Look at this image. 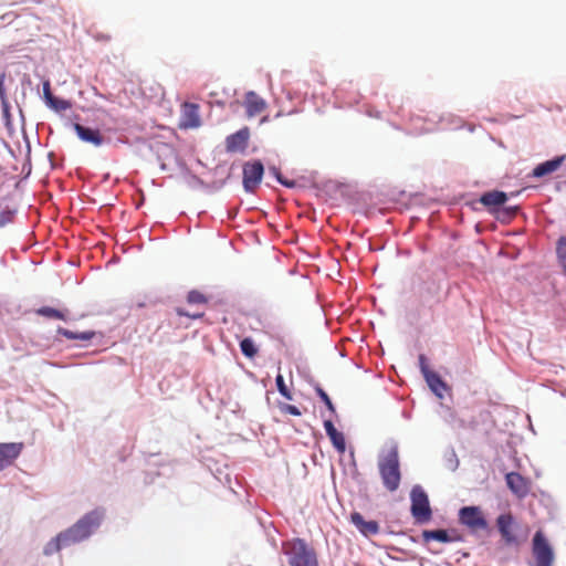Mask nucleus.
<instances>
[{
	"label": "nucleus",
	"mask_w": 566,
	"mask_h": 566,
	"mask_svg": "<svg viewBox=\"0 0 566 566\" xmlns=\"http://www.w3.org/2000/svg\"><path fill=\"white\" fill-rule=\"evenodd\" d=\"M315 391L318 395V397L322 399V401L325 403L327 409L332 412H335V407H334L331 398L328 397V395L319 386H316Z\"/></svg>",
	"instance_id": "obj_29"
},
{
	"label": "nucleus",
	"mask_w": 566,
	"mask_h": 566,
	"mask_svg": "<svg viewBox=\"0 0 566 566\" xmlns=\"http://www.w3.org/2000/svg\"><path fill=\"white\" fill-rule=\"evenodd\" d=\"M244 107L248 117H254L265 111L266 102L255 92L250 91L244 96Z\"/></svg>",
	"instance_id": "obj_12"
},
{
	"label": "nucleus",
	"mask_w": 566,
	"mask_h": 566,
	"mask_svg": "<svg viewBox=\"0 0 566 566\" xmlns=\"http://www.w3.org/2000/svg\"><path fill=\"white\" fill-rule=\"evenodd\" d=\"M424 379L428 384V386L430 387V389L440 398L443 397V392L448 389V386L447 384L441 379V377L430 370V369H426L424 370Z\"/></svg>",
	"instance_id": "obj_19"
},
{
	"label": "nucleus",
	"mask_w": 566,
	"mask_h": 566,
	"mask_svg": "<svg viewBox=\"0 0 566 566\" xmlns=\"http://www.w3.org/2000/svg\"><path fill=\"white\" fill-rule=\"evenodd\" d=\"M187 302L189 304H206L208 298L201 292L192 290L187 295Z\"/></svg>",
	"instance_id": "obj_28"
},
{
	"label": "nucleus",
	"mask_w": 566,
	"mask_h": 566,
	"mask_svg": "<svg viewBox=\"0 0 566 566\" xmlns=\"http://www.w3.org/2000/svg\"><path fill=\"white\" fill-rule=\"evenodd\" d=\"M249 137L250 133L248 127H244L237 133L229 135L226 139L227 151H244L248 147Z\"/></svg>",
	"instance_id": "obj_10"
},
{
	"label": "nucleus",
	"mask_w": 566,
	"mask_h": 566,
	"mask_svg": "<svg viewBox=\"0 0 566 566\" xmlns=\"http://www.w3.org/2000/svg\"><path fill=\"white\" fill-rule=\"evenodd\" d=\"M242 354L248 358H253L258 354V348L252 338L245 337L240 342Z\"/></svg>",
	"instance_id": "obj_24"
},
{
	"label": "nucleus",
	"mask_w": 566,
	"mask_h": 566,
	"mask_svg": "<svg viewBox=\"0 0 566 566\" xmlns=\"http://www.w3.org/2000/svg\"><path fill=\"white\" fill-rule=\"evenodd\" d=\"M23 449L21 442L0 443V471L13 463Z\"/></svg>",
	"instance_id": "obj_9"
},
{
	"label": "nucleus",
	"mask_w": 566,
	"mask_h": 566,
	"mask_svg": "<svg viewBox=\"0 0 566 566\" xmlns=\"http://www.w3.org/2000/svg\"><path fill=\"white\" fill-rule=\"evenodd\" d=\"M72 545L70 539L63 537V532L57 534L54 538H52L44 547V555H52L61 549L62 546Z\"/></svg>",
	"instance_id": "obj_20"
},
{
	"label": "nucleus",
	"mask_w": 566,
	"mask_h": 566,
	"mask_svg": "<svg viewBox=\"0 0 566 566\" xmlns=\"http://www.w3.org/2000/svg\"><path fill=\"white\" fill-rule=\"evenodd\" d=\"M509 489L520 499L525 497L530 491L528 482L520 473L510 472L505 475Z\"/></svg>",
	"instance_id": "obj_11"
},
{
	"label": "nucleus",
	"mask_w": 566,
	"mask_h": 566,
	"mask_svg": "<svg viewBox=\"0 0 566 566\" xmlns=\"http://www.w3.org/2000/svg\"><path fill=\"white\" fill-rule=\"evenodd\" d=\"M176 313L177 315L179 316H186V317H189V318H192V319H197V318H201L205 313L203 312H193V313H189V312H186L184 308L181 307H177L176 308Z\"/></svg>",
	"instance_id": "obj_32"
},
{
	"label": "nucleus",
	"mask_w": 566,
	"mask_h": 566,
	"mask_svg": "<svg viewBox=\"0 0 566 566\" xmlns=\"http://www.w3.org/2000/svg\"><path fill=\"white\" fill-rule=\"evenodd\" d=\"M459 521L472 532L484 531L488 522L478 506H464L459 511Z\"/></svg>",
	"instance_id": "obj_6"
},
{
	"label": "nucleus",
	"mask_w": 566,
	"mask_h": 566,
	"mask_svg": "<svg viewBox=\"0 0 566 566\" xmlns=\"http://www.w3.org/2000/svg\"><path fill=\"white\" fill-rule=\"evenodd\" d=\"M280 410L283 413L292 415V416H301V411L296 406L289 405V403H282L280 406Z\"/></svg>",
	"instance_id": "obj_31"
},
{
	"label": "nucleus",
	"mask_w": 566,
	"mask_h": 566,
	"mask_svg": "<svg viewBox=\"0 0 566 566\" xmlns=\"http://www.w3.org/2000/svg\"><path fill=\"white\" fill-rule=\"evenodd\" d=\"M514 518L509 514H501L496 518V525L499 532L506 544H513L516 542V536L513 533Z\"/></svg>",
	"instance_id": "obj_13"
},
{
	"label": "nucleus",
	"mask_w": 566,
	"mask_h": 566,
	"mask_svg": "<svg viewBox=\"0 0 566 566\" xmlns=\"http://www.w3.org/2000/svg\"><path fill=\"white\" fill-rule=\"evenodd\" d=\"M200 125L199 105L188 102L184 103L181 106L179 128H198Z\"/></svg>",
	"instance_id": "obj_8"
},
{
	"label": "nucleus",
	"mask_w": 566,
	"mask_h": 566,
	"mask_svg": "<svg viewBox=\"0 0 566 566\" xmlns=\"http://www.w3.org/2000/svg\"><path fill=\"white\" fill-rule=\"evenodd\" d=\"M13 220V211L2 210L0 211V228L11 223Z\"/></svg>",
	"instance_id": "obj_30"
},
{
	"label": "nucleus",
	"mask_w": 566,
	"mask_h": 566,
	"mask_svg": "<svg viewBox=\"0 0 566 566\" xmlns=\"http://www.w3.org/2000/svg\"><path fill=\"white\" fill-rule=\"evenodd\" d=\"M379 474L389 492L398 490L401 481L399 453L397 447L389 448L378 460Z\"/></svg>",
	"instance_id": "obj_1"
},
{
	"label": "nucleus",
	"mask_w": 566,
	"mask_h": 566,
	"mask_svg": "<svg viewBox=\"0 0 566 566\" xmlns=\"http://www.w3.org/2000/svg\"><path fill=\"white\" fill-rule=\"evenodd\" d=\"M419 364H420L421 373L424 375V370L429 369L424 355L419 356Z\"/></svg>",
	"instance_id": "obj_35"
},
{
	"label": "nucleus",
	"mask_w": 566,
	"mask_h": 566,
	"mask_svg": "<svg viewBox=\"0 0 566 566\" xmlns=\"http://www.w3.org/2000/svg\"><path fill=\"white\" fill-rule=\"evenodd\" d=\"M556 255L558 264L566 275V237H560L556 242Z\"/></svg>",
	"instance_id": "obj_23"
},
{
	"label": "nucleus",
	"mask_w": 566,
	"mask_h": 566,
	"mask_svg": "<svg viewBox=\"0 0 566 566\" xmlns=\"http://www.w3.org/2000/svg\"><path fill=\"white\" fill-rule=\"evenodd\" d=\"M411 514L417 523L423 524L431 520L432 511L427 493L417 485L411 490Z\"/></svg>",
	"instance_id": "obj_4"
},
{
	"label": "nucleus",
	"mask_w": 566,
	"mask_h": 566,
	"mask_svg": "<svg viewBox=\"0 0 566 566\" xmlns=\"http://www.w3.org/2000/svg\"><path fill=\"white\" fill-rule=\"evenodd\" d=\"M4 80H6V74L2 73L0 75V95L3 96L4 95Z\"/></svg>",
	"instance_id": "obj_36"
},
{
	"label": "nucleus",
	"mask_w": 566,
	"mask_h": 566,
	"mask_svg": "<svg viewBox=\"0 0 566 566\" xmlns=\"http://www.w3.org/2000/svg\"><path fill=\"white\" fill-rule=\"evenodd\" d=\"M324 428L334 448L343 454L346 450L345 437L339 432L331 420L324 421Z\"/></svg>",
	"instance_id": "obj_17"
},
{
	"label": "nucleus",
	"mask_w": 566,
	"mask_h": 566,
	"mask_svg": "<svg viewBox=\"0 0 566 566\" xmlns=\"http://www.w3.org/2000/svg\"><path fill=\"white\" fill-rule=\"evenodd\" d=\"M507 201V196L503 191H489L481 196L480 202L488 208L490 212H495L499 207Z\"/></svg>",
	"instance_id": "obj_15"
},
{
	"label": "nucleus",
	"mask_w": 566,
	"mask_h": 566,
	"mask_svg": "<svg viewBox=\"0 0 566 566\" xmlns=\"http://www.w3.org/2000/svg\"><path fill=\"white\" fill-rule=\"evenodd\" d=\"M264 172L260 160L248 161L243 166V187L248 192H254L259 187Z\"/></svg>",
	"instance_id": "obj_7"
},
{
	"label": "nucleus",
	"mask_w": 566,
	"mask_h": 566,
	"mask_svg": "<svg viewBox=\"0 0 566 566\" xmlns=\"http://www.w3.org/2000/svg\"><path fill=\"white\" fill-rule=\"evenodd\" d=\"M350 521L365 536L376 535L379 532V525L376 521H365L358 512L350 515Z\"/></svg>",
	"instance_id": "obj_18"
},
{
	"label": "nucleus",
	"mask_w": 566,
	"mask_h": 566,
	"mask_svg": "<svg viewBox=\"0 0 566 566\" xmlns=\"http://www.w3.org/2000/svg\"><path fill=\"white\" fill-rule=\"evenodd\" d=\"M566 160V155H562L558 157H555L551 160H546L539 165H537L533 169V176L536 178L544 177L546 175L555 172Z\"/></svg>",
	"instance_id": "obj_16"
},
{
	"label": "nucleus",
	"mask_w": 566,
	"mask_h": 566,
	"mask_svg": "<svg viewBox=\"0 0 566 566\" xmlns=\"http://www.w3.org/2000/svg\"><path fill=\"white\" fill-rule=\"evenodd\" d=\"M57 334L67 339H80L84 342L91 340L95 336V332L93 331L76 333L63 327H59Z\"/></svg>",
	"instance_id": "obj_21"
},
{
	"label": "nucleus",
	"mask_w": 566,
	"mask_h": 566,
	"mask_svg": "<svg viewBox=\"0 0 566 566\" xmlns=\"http://www.w3.org/2000/svg\"><path fill=\"white\" fill-rule=\"evenodd\" d=\"M73 128L81 140L85 142V143L93 144L96 147H99L103 145L104 137L102 136V134L98 129H92V128L85 127L78 123H75L73 125Z\"/></svg>",
	"instance_id": "obj_14"
},
{
	"label": "nucleus",
	"mask_w": 566,
	"mask_h": 566,
	"mask_svg": "<svg viewBox=\"0 0 566 566\" xmlns=\"http://www.w3.org/2000/svg\"><path fill=\"white\" fill-rule=\"evenodd\" d=\"M36 313L41 316L48 317V318H56V319H65V315L53 307L50 306H43L36 311Z\"/></svg>",
	"instance_id": "obj_25"
},
{
	"label": "nucleus",
	"mask_w": 566,
	"mask_h": 566,
	"mask_svg": "<svg viewBox=\"0 0 566 566\" xmlns=\"http://www.w3.org/2000/svg\"><path fill=\"white\" fill-rule=\"evenodd\" d=\"M43 97L46 104L54 98V95L51 92V84L49 80L43 82Z\"/></svg>",
	"instance_id": "obj_33"
},
{
	"label": "nucleus",
	"mask_w": 566,
	"mask_h": 566,
	"mask_svg": "<svg viewBox=\"0 0 566 566\" xmlns=\"http://www.w3.org/2000/svg\"><path fill=\"white\" fill-rule=\"evenodd\" d=\"M283 552L290 566H318L315 549L302 538L283 543Z\"/></svg>",
	"instance_id": "obj_2"
},
{
	"label": "nucleus",
	"mask_w": 566,
	"mask_h": 566,
	"mask_svg": "<svg viewBox=\"0 0 566 566\" xmlns=\"http://www.w3.org/2000/svg\"><path fill=\"white\" fill-rule=\"evenodd\" d=\"M104 511L96 509L86 513L73 526L63 532V537L70 539L71 544L87 538L102 523Z\"/></svg>",
	"instance_id": "obj_3"
},
{
	"label": "nucleus",
	"mask_w": 566,
	"mask_h": 566,
	"mask_svg": "<svg viewBox=\"0 0 566 566\" xmlns=\"http://www.w3.org/2000/svg\"><path fill=\"white\" fill-rule=\"evenodd\" d=\"M422 538L424 542L438 541L442 543H449L452 541L446 530L423 531Z\"/></svg>",
	"instance_id": "obj_22"
},
{
	"label": "nucleus",
	"mask_w": 566,
	"mask_h": 566,
	"mask_svg": "<svg viewBox=\"0 0 566 566\" xmlns=\"http://www.w3.org/2000/svg\"><path fill=\"white\" fill-rule=\"evenodd\" d=\"M271 171L274 174V176L276 177L277 181L280 184H282L283 186H285L287 188L295 187V181H290V180L283 179L281 172L276 168H272Z\"/></svg>",
	"instance_id": "obj_34"
},
{
	"label": "nucleus",
	"mask_w": 566,
	"mask_h": 566,
	"mask_svg": "<svg viewBox=\"0 0 566 566\" xmlns=\"http://www.w3.org/2000/svg\"><path fill=\"white\" fill-rule=\"evenodd\" d=\"M50 108L56 111V112H64L66 109H70L72 107V103L66 99H62L59 97H55L46 104Z\"/></svg>",
	"instance_id": "obj_26"
},
{
	"label": "nucleus",
	"mask_w": 566,
	"mask_h": 566,
	"mask_svg": "<svg viewBox=\"0 0 566 566\" xmlns=\"http://www.w3.org/2000/svg\"><path fill=\"white\" fill-rule=\"evenodd\" d=\"M532 554L535 560L534 566H553L554 552L542 531L534 534Z\"/></svg>",
	"instance_id": "obj_5"
},
{
	"label": "nucleus",
	"mask_w": 566,
	"mask_h": 566,
	"mask_svg": "<svg viewBox=\"0 0 566 566\" xmlns=\"http://www.w3.org/2000/svg\"><path fill=\"white\" fill-rule=\"evenodd\" d=\"M276 387L279 392L286 399L292 400L293 396L287 386L285 385L284 378L281 374H279L275 378Z\"/></svg>",
	"instance_id": "obj_27"
},
{
	"label": "nucleus",
	"mask_w": 566,
	"mask_h": 566,
	"mask_svg": "<svg viewBox=\"0 0 566 566\" xmlns=\"http://www.w3.org/2000/svg\"><path fill=\"white\" fill-rule=\"evenodd\" d=\"M515 212H516V208L512 209L510 214L513 216V214H515Z\"/></svg>",
	"instance_id": "obj_37"
}]
</instances>
